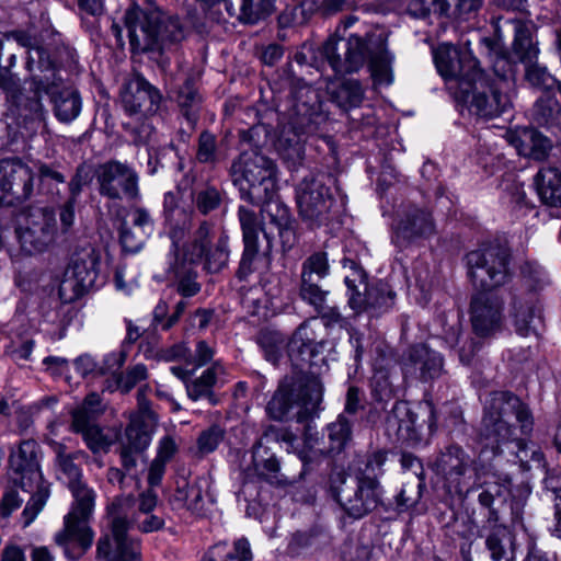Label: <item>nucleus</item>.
I'll use <instances>...</instances> for the list:
<instances>
[{
	"label": "nucleus",
	"instance_id": "f257e3e1",
	"mask_svg": "<svg viewBox=\"0 0 561 561\" xmlns=\"http://www.w3.org/2000/svg\"><path fill=\"white\" fill-rule=\"evenodd\" d=\"M135 503L131 494H123L107 506L110 533L98 542V553L106 561H140V541L131 533L149 534L164 527L163 516L154 513L158 505L154 491L139 494L137 510Z\"/></svg>",
	"mask_w": 561,
	"mask_h": 561
},
{
	"label": "nucleus",
	"instance_id": "f03ea898",
	"mask_svg": "<svg viewBox=\"0 0 561 561\" xmlns=\"http://www.w3.org/2000/svg\"><path fill=\"white\" fill-rule=\"evenodd\" d=\"M513 421L518 424L520 435L527 436L533 431V415L519 398L507 391L491 392L484 403L480 427L483 448L491 449L493 455H500L506 448L522 463H540L543 454L535 444L529 445L525 438L517 436Z\"/></svg>",
	"mask_w": 561,
	"mask_h": 561
},
{
	"label": "nucleus",
	"instance_id": "7ed1b4c3",
	"mask_svg": "<svg viewBox=\"0 0 561 561\" xmlns=\"http://www.w3.org/2000/svg\"><path fill=\"white\" fill-rule=\"evenodd\" d=\"M125 23L130 50L135 55L162 53L184 37L179 20L164 15L158 9L131 8L126 12Z\"/></svg>",
	"mask_w": 561,
	"mask_h": 561
},
{
	"label": "nucleus",
	"instance_id": "20e7f679",
	"mask_svg": "<svg viewBox=\"0 0 561 561\" xmlns=\"http://www.w3.org/2000/svg\"><path fill=\"white\" fill-rule=\"evenodd\" d=\"M9 465L10 469L20 476L21 488L32 492L22 512L23 527L26 528L42 512L49 495L39 469L37 443L33 439L23 440L16 450H11Z\"/></svg>",
	"mask_w": 561,
	"mask_h": 561
},
{
	"label": "nucleus",
	"instance_id": "39448f33",
	"mask_svg": "<svg viewBox=\"0 0 561 561\" xmlns=\"http://www.w3.org/2000/svg\"><path fill=\"white\" fill-rule=\"evenodd\" d=\"M231 176L241 198L259 205L276 191V168L271 159L255 152H242L231 165Z\"/></svg>",
	"mask_w": 561,
	"mask_h": 561
},
{
	"label": "nucleus",
	"instance_id": "423d86ee",
	"mask_svg": "<svg viewBox=\"0 0 561 561\" xmlns=\"http://www.w3.org/2000/svg\"><path fill=\"white\" fill-rule=\"evenodd\" d=\"M322 390L318 378L307 379L305 383L285 379L268 401L266 411L272 419L282 421L296 410L297 421L302 422L318 410Z\"/></svg>",
	"mask_w": 561,
	"mask_h": 561
},
{
	"label": "nucleus",
	"instance_id": "0eeeda50",
	"mask_svg": "<svg viewBox=\"0 0 561 561\" xmlns=\"http://www.w3.org/2000/svg\"><path fill=\"white\" fill-rule=\"evenodd\" d=\"M468 275L476 288L491 290L510 278V253L499 243L482 244L467 256Z\"/></svg>",
	"mask_w": 561,
	"mask_h": 561
},
{
	"label": "nucleus",
	"instance_id": "6e6552de",
	"mask_svg": "<svg viewBox=\"0 0 561 561\" xmlns=\"http://www.w3.org/2000/svg\"><path fill=\"white\" fill-rule=\"evenodd\" d=\"M330 489L334 499L354 518H362L381 502L380 483L375 478L347 479L337 473L331 478Z\"/></svg>",
	"mask_w": 561,
	"mask_h": 561
},
{
	"label": "nucleus",
	"instance_id": "1a4fd4ad",
	"mask_svg": "<svg viewBox=\"0 0 561 561\" xmlns=\"http://www.w3.org/2000/svg\"><path fill=\"white\" fill-rule=\"evenodd\" d=\"M434 61L439 75L446 80L448 89L459 90L466 98L471 81L480 75L478 59L468 50H459L450 44H440L434 50Z\"/></svg>",
	"mask_w": 561,
	"mask_h": 561
},
{
	"label": "nucleus",
	"instance_id": "9d476101",
	"mask_svg": "<svg viewBox=\"0 0 561 561\" xmlns=\"http://www.w3.org/2000/svg\"><path fill=\"white\" fill-rule=\"evenodd\" d=\"M374 44V33L360 36L350 33L346 37L330 36L322 45L320 55L336 75L358 71L367 60L368 45Z\"/></svg>",
	"mask_w": 561,
	"mask_h": 561
},
{
	"label": "nucleus",
	"instance_id": "9b49d317",
	"mask_svg": "<svg viewBox=\"0 0 561 561\" xmlns=\"http://www.w3.org/2000/svg\"><path fill=\"white\" fill-rule=\"evenodd\" d=\"M438 472L444 477L449 491L468 493L474 479L489 476V467L476 460L459 446L451 445L445 449L436 462Z\"/></svg>",
	"mask_w": 561,
	"mask_h": 561
},
{
	"label": "nucleus",
	"instance_id": "f8f14e48",
	"mask_svg": "<svg viewBox=\"0 0 561 561\" xmlns=\"http://www.w3.org/2000/svg\"><path fill=\"white\" fill-rule=\"evenodd\" d=\"M298 214L310 227L324 225L335 199L329 186L319 176L309 175L296 187Z\"/></svg>",
	"mask_w": 561,
	"mask_h": 561
},
{
	"label": "nucleus",
	"instance_id": "ddd939ff",
	"mask_svg": "<svg viewBox=\"0 0 561 561\" xmlns=\"http://www.w3.org/2000/svg\"><path fill=\"white\" fill-rule=\"evenodd\" d=\"M107 261L102 250L90 243L72 253V293L80 298L94 290L106 278Z\"/></svg>",
	"mask_w": 561,
	"mask_h": 561
},
{
	"label": "nucleus",
	"instance_id": "4468645a",
	"mask_svg": "<svg viewBox=\"0 0 561 561\" xmlns=\"http://www.w3.org/2000/svg\"><path fill=\"white\" fill-rule=\"evenodd\" d=\"M213 227L209 222L203 221L194 232L193 241L185 249V260L190 263L204 262L205 268L210 273H217L226 267L230 250L229 237L221 232L216 242L211 240Z\"/></svg>",
	"mask_w": 561,
	"mask_h": 561
},
{
	"label": "nucleus",
	"instance_id": "2eb2a0df",
	"mask_svg": "<svg viewBox=\"0 0 561 561\" xmlns=\"http://www.w3.org/2000/svg\"><path fill=\"white\" fill-rule=\"evenodd\" d=\"M56 231L54 211L42 208L30 210L23 216L16 234L22 250L34 254L43 252L54 241Z\"/></svg>",
	"mask_w": 561,
	"mask_h": 561
},
{
	"label": "nucleus",
	"instance_id": "dca6fc26",
	"mask_svg": "<svg viewBox=\"0 0 561 561\" xmlns=\"http://www.w3.org/2000/svg\"><path fill=\"white\" fill-rule=\"evenodd\" d=\"M470 84L472 91L471 110L479 116L492 118L501 115L511 106L510 82H490V78L480 71Z\"/></svg>",
	"mask_w": 561,
	"mask_h": 561
},
{
	"label": "nucleus",
	"instance_id": "f3484780",
	"mask_svg": "<svg viewBox=\"0 0 561 561\" xmlns=\"http://www.w3.org/2000/svg\"><path fill=\"white\" fill-rule=\"evenodd\" d=\"M354 278L345 277L348 289V304L356 312H383L394 304L396 294L385 283H377L368 287L363 272L355 271Z\"/></svg>",
	"mask_w": 561,
	"mask_h": 561
},
{
	"label": "nucleus",
	"instance_id": "a211bd4d",
	"mask_svg": "<svg viewBox=\"0 0 561 561\" xmlns=\"http://www.w3.org/2000/svg\"><path fill=\"white\" fill-rule=\"evenodd\" d=\"M72 547L77 545L82 552L93 542L94 534L89 525L92 516L95 493L84 482L72 467Z\"/></svg>",
	"mask_w": 561,
	"mask_h": 561
},
{
	"label": "nucleus",
	"instance_id": "6ab92c4d",
	"mask_svg": "<svg viewBox=\"0 0 561 561\" xmlns=\"http://www.w3.org/2000/svg\"><path fill=\"white\" fill-rule=\"evenodd\" d=\"M100 193L111 199L136 198L138 175L127 164L110 161L100 165L98 172Z\"/></svg>",
	"mask_w": 561,
	"mask_h": 561
},
{
	"label": "nucleus",
	"instance_id": "aec40b11",
	"mask_svg": "<svg viewBox=\"0 0 561 561\" xmlns=\"http://www.w3.org/2000/svg\"><path fill=\"white\" fill-rule=\"evenodd\" d=\"M470 322L479 337H491L504 328L503 301L494 294L480 293L470 304Z\"/></svg>",
	"mask_w": 561,
	"mask_h": 561
},
{
	"label": "nucleus",
	"instance_id": "412c9836",
	"mask_svg": "<svg viewBox=\"0 0 561 561\" xmlns=\"http://www.w3.org/2000/svg\"><path fill=\"white\" fill-rule=\"evenodd\" d=\"M121 100L126 113L147 117L159 110L162 95L142 76L137 75L123 85Z\"/></svg>",
	"mask_w": 561,
	"mask_h": 561
},
{
	"label": "nucleus",
	"instance_id": "4be33fe9",
	"mask_svg": "<svg viewBox=\"0 0 561 561\" xmlns=\"http://www.w3.org/2000/svg\"><path fill=\"white\" fill-rule=\"evenodd\" d=\"M148 385L141 386L137 392L138 410L130 414L129 424L125 434L127 447L135 451H144L151 442L152 427L157 422L154 412L150 409V402L147 399Z\"/></svg>",
	"mask_w": 561,
	"mask_h": 561
},
{
	"label": "nucleus",
	"instance_id": "5701e85b",
	"mask_svg": "<svg viewBox=\"0 0 561 561\" xmlns=\"http://www.w3.org/2000/svg\"><path fill=\"white\" fill-rule=\"evenodd\" d=\"M3 174L0 182L4 186L7 206H15L28 199L34 188V172L16 158L2 159Z\"/></svg>",
	"mask_w": 561,
	"mask_h": 561
},
{
	"label": "nucleus",
	"instance_id": "b1692460",
	"mask_svg": "<svg viewBox=\"0 0 561 561\" xmlns=\"http://www.w3.org/2000/svg\"><path fill=\"white\" fill-rule=\"evenodd\" d=\"M435 232V225L428 210L416 206L408 207L394 227V241L402 245L419 238H428Z\"/></svg>",
	"mask_w": 561,
	"mask_h": 561
},
{
	"label": "nucleus",
	"instance_id": "393cba45",
	"mask_svg": "<svg viewBox=\"0 0 561 561\" xmlns=\"http://www.w3.org/2000/svg\"><path fill=\"white\" fill-rule=\"evenodd\" d=\"M490 561H515V537L512 530L503 525L492 528L485 540ZM472 543L461 548L463 561H484L480 554L476 559L471 556Z\"/></svg>",
	"mask_w": 561,
	"mask_h": 561
},
{
	"label": "nucleus",
	"instance_id": "a878e982",
	"mask_svg": "<svg viewBox=\"0 0 561 561\" xmlns=\"http://www.w3.org/2000/svg\"><path fill=\"white\" fill-rule=\"evenodd\" d=\"M539 312L538 298L535 293L520 290L512 294L508 318L517 334L529 335L533 331V322Z\"/></svg>",
	"mask_w": 561,
	"mask_h": 561
},
{
	"label": "nucleus",
	"instance_id": "bb28decb",
	"mask_svg": "<svg viewBox=\"0 0 561 561\" xmlns=\"http://www.w3.org/2000/svg\"><path fill=\"white\" fill-rule=\"evenodd\" d=\"M505 138L517 150L518 154L538 161L543 160L552 147L551 141L546 136L528 127L508 130Z\"/></svg>",
	"mask_w": 561,
	"mask_h": 561
},
{
	"label": "nucleus",
	"instance_id": "cd10ccee",
	"mask_svg": "<svg viewBox=\"0 0 561 561\" xmlns=\"http://www.w3.org/2000/svg\"><path fill=\"white\" fill-rule=\"evenodd\" d=\"M369 70L377 85L388 87L393 82L392 64L394 56L387 48V38L374 34V44L368 45Z\"/></svg>",
	"mask_w": 561,
	"mask_h": 561
},
{
	"label": "nucleus",
	"instance_id": "c85d7f7f",
	"mask_svg": "<svg viewBox=\"0 0 561 561\" xmlns=\"http://www.w3.org/2000/svg\"><path fill=\"white\" fill-rule=\"evenodd\" d=\"M319 347H322V343L317 341L311 321L307 320L293 334L288 343V353L291 359L301 356L302 360H310L318 353Z\"/></svg>",
	"mask_w": 561,
	"mask_h": 561
},
{
	"label": "nucleus",
	"instance_id": "c756f323",
	"mask_svg": "<svg viewBox=\"0 0 561 561\" xmlns=\"http://www.w3.org/2000/svg\"><path fill=\"white\" fill-rule=\"evenodd\" d=\"M388 422H396L397 435L400 439L409 443H419L422 439L423 424L419 422L417 414L413 412L407 404H397L389 416Z\"/></svg>",
	"mask_w": 561,
	"mask_h": 561
},
{
	"label": "nucleus",
	"instance_id": "7c9ffc66",
	"mask_svg": "<svg viewBox=\"0 0 561 561\" xmlns=\"http://www.w3.org/2000/svg\"><path fill=\"white\" fill-rule=\"evenodd\" d=\"M171 504L174 510H186L196 515L202 514L204 510L202 486L186 479L179 480L175 492L171 497Z\"/></svg>",
	"mask_w": 561,
	"mask_h": 561
},
{
	"label": "nucleus",
	"instance_id": "2f4dec72",
	"mask_svg": "<svg viewBox=\"0 0 561 561\" xmlns=\"http://www.w3.org/2000/svg\"><path fill=\"white\" fill-rule=\"evenodd\" d=\"M540 199L549 206H561V171L557 168H542L535 176Z\"/></svg>",
	"mask_w": 561,
	"mask_h": 561
},
{
	"label": "nucleus",
	"instance_id": "473e14b6",
	"mask_svg": "<svg viewBox=\"0 0 561 561\" xmlns=\"http://www.w3.org/2000/svg\"><path fill=\"white\" fill-rule=\"evenodd\" d=\"M274 195L275 193L259 205H262V213H265L271 221L277 226L279 237L284 242H290L295 237L290 211L283 203L274 199Z\"/></svg>",
	"mask_w": 561,
	"mask_h": 561
},
{
	"label": "nucleus",
	"instance_id": "72a5a7b5",
	"mask_svg": "<svg viewBox=\"0 0 561 561\" xmlns=\"http://www.w3.org/2000/svg\"><path fill=\"white\" fill-rule=\"evenodd\" d=\"M408 359L411 364L419 366L423 379H433L439 376L443 369V358L430 350L425 344H417L409 350Z\"/></svg>",
	"mask_w": 561,
	"mask_h": 561
},
{
	"label": "nucleus",
	"instance_id": "f704fd0d",
	"mask_svg": "<svg viewBox=\"0 0 561 561\" xmlns=\"http://www.w3.org/2000/svg\"><path fill=\"white\" fill-rule=\"evenodd\" d=\"M70 432V425L66 422L55 421L48 425L47 440L56 454V463L59 470L68 477L70 473V458L66 454L67 434Z\"/></svg>",
	"mask_w": 561,
	"mask_h": 561
},
{
	"label": "nucleus",
	"instance_id": "c9c22d12",
	"mask_svg": "<svg viewBox=\"0 0 561 561\" xmlns=\"http://www.w3.org/2000/svg\"><path fill=\"white\" fill-rule=\"evenodd\" d=\"M327 89L332 101L345 111L359 106L364 99V90L357 80H344L336 88L330 82Z\"/></svg>",
	"mask_w": 561,
	"mask_h": 561
},
{
	"label": "nucleus",
	"instance_id": "e433bc0d",
	"mask_svg": "<svg viewBox=\"0 0 561 561\" xmlns=\"http://www.w3.org/2000/svg\"><path fill=\"white\" fill-rule=\"evenodd\" d=\"M252 552L247 539H238L233 545L219 542L214 545L203 561H251Z\"/></svg>",
	"mask_w": 561,
	"mask_h": 561
},
{
	"label": "nucleus",
	"instance_id": "4c0bfd02",
	"mask_svg": "<svg viewBox=\"0 0 561 561\" xmlns=\"http://www.w3.org/2000/svg\"><path fill=\"white\" fill-rule=\"evenodd\" d=\"M514 26V54L517 56L518 60L525 65L534 62L537 59L539 49L533 42L531 27L520 20H515Z\"/></svg>",
	"mask_w": 561,
	"mask_h": 561
},
{
	"label": "nucleus",
	"instance_id": "58836bf2",
	"mask_svg": "<svg viewBox=\"0 0 561 561\" xmlns=\"http://www.w3.org/2000/svg\"><path fill=\"white\" fill-rule=\"evenodd\" d=\"M318 283L319 282L300 280V298L308 305L312 306L322 317H337L339 313L335 309L327 305L329 291L322 289Z\"/></svg>",
	"mask_w": 561,
	"mask_h": 561
},
{
	"label": "nucleus",
	"instance_id": "ea45409f",
	"mask_svg": "<svg viewBox=\"0 0 561 561\" xmlns=\"http://www.w3.org/2000/svg\"><path fill=\"white\" fill-rule=\"evenodd\" d=\"M252 456L255 470L263 479L272 484L282 481L278 478L280 470L279 461L273 454L268 455L262 439L254 444Z\"/></svg>",
	"mask_w": 561,
	"mask_h": 561
},
{
	"label": "nucleus",
	"instance_id": "a19ab883",
	"mask_svg": "<svg viewBox=\"0 0 561 561\" xmlns=\"http://www.w3.org/2000/svg\"><path fill=\"white\" fill-rule=\"evenodd\" d=\"M220 373H222V367L218 363L203 371L201 377L186 385L188 397L194 401L207 398L213 404H216L213 397V387Z\"/></svg>",
	"mask_w": 561,
	"mask_h": 561
},
{
	"label": "nucleus",
	"instance_id": "79ce46f5",
	"mask_svg": "<svg viewBox=\"0 0 561 561\" xmlns=\"http://www.w3.org/2000/svg\"><path fill=\"white\" fill-rule=\"evenodd\" d=\"M329 275L330 262L325 251L311 253L301 264L300 280L320 282Z\"/></svg>",
	"mask_w": 561,
	"mask_h": 561
},
{
	"label": "nucleus",
	"instance_id": "37998d69",
	"mask_svg": "<svg viewBox=\"0 0 561 561\" xmlns=\"http://www.w3.org/2000/svg\"><path fill=\"white\" fill-rule=\"evenodd\" d=\"M561 105L554 94L549 91L536 101L533 108V118L539 125H551L559 118Z\"/></svg>",
	"mask_w": 561,
	"mask_h": 561
},
{
	"label": "nucleus",
	"instance_id": "c03bdc74",
	"mask_svg": "<svg viewBox=\"0 0 561 561\" xmlns=\"http://www.w3.org/2000/svg\"><path fill=\"white\" fill-rule=\"evenodd\" d=\"M214 355L215 350L206 341H198L194 355L188 357L187 347L185 345H176L170 351L169 358H183L187 362V365H192L193 369H196L209 363Z\"/></svg>",
	"mask_w": 561,
	"mask_h": 561
},
{
	"label": "nucleus",
	"instance_id": "a18cd8bd",
	"mask_svg": "<svg viewBox=\"0 0 561 561\" xmlns=\"http://www.w3.org/2000/svg\"><path fill=\"white\" fill-rule=\"evenodd\" d=\"M104 412L100 394L92 392L88 394L75 412H72V427L93 424V421Z\"/></svg>",
	"mask_w": 561,
	"mask_h": 561
},
{
	"label": "nucleus",
	"instance_id": "49530a36",
	"mask_svg": "<svg viewBox=\"0 0 561 561\" xmlns=\"http://www.w3.org/2000/svg\"><path fill=\"white\" fill-rule=\"evenodd\" d=\"M451 2L449 0H411L408 7L409 13L419 19L431 14L437 16H449Z\"/></svg>",
	"mask_w": 561,
	"mask_h": 561
},
{
	"label": "nucleus",
	"instance_id": "de8ad7c7",
	"mask_svg": "<svg viewBox=\"0 0 561 561\" xmlns=\"http://www.w3.org/2000/svg\"><path fill=\"white\" fill-rule=\"evenodd\" d=\"M480 486H484V489L479 494L478 501L482 506L491 510L495 499L503 495L505 485L497 482L495 474L489 468V476L481 478V480L474 479L471 483V490Z\"/></svg>",
	"mask_w": 561,
	"mask_h": 561
},
{
	"label": "nucleus",
	"instance_id": "09e8293b",
	"mask_svg": "<svg viewBox=\"0 0 561 561\" xmlns=\"http://www.w3.org/2000/svg\"><path fill=\"white\" fill-rule=\"evenodd\" d=\"M72 431L81 433L87 446L93 453L106 451L113 444L114 437L104 433L98 425L88 424L72 427Z\"/></svg>",
	"mask_w": 561,
	"mask_h": 561
},
{
	"label": "nucleus",
	"instance_id": "8fccbe9b",
	"mask_svg": "<svg viewBox=\"0 0 561 561\" xmlns=\"http://www.w3.org/2000/svg\"><path fill=\"white\" fill-rule=\"evenodd\" d=\"M275 0H242L240 19L250 24H255L271 15L275 9Z\"/></svg>",
	"mask_w": 561,
	"mask_h": 561
},
{
	"label": "nucleus",
	"instance_id": "3c124183",
	"mask_svg": "<svg viewBox=\"0 0 561 561\" xmlns=\"http://www.w3.org/2000/svg\"><path fill=\"white\" fill-rule=\"evenodd\" d=\"M201 95L192 80H186L180 88L178 102L186 119L194 123L197 118V111L201 104Z\"/></svg>",
	"mask_w": 561,
	"mask_h": 561
},
{
	"label": "nucleus",
	"instance_id": "603ef678",
	"mask_svg": "<svg viewBox=\"0 0 561 561\" xmlns=\"http://www.w3.org/2000/svg\"><path fill=\"white\" fill-rule=\"evenodd\" d=\"M225 430L219 425H211L202 431L196 439L195 456L204 457L214 453L225 438Z\"/></svg>",
	"mask_w": 561,
	"mask_h": 561
},
{
	"label": "nucleus",
	"instance_id": "864d4df0",
	"mask_svg": "<svg viewBox=\"0 0 561 561\" xmlns=\"http://www.w3.org/2000/svg\"><path fill=\"white\" fill-rule=\"evenodd\" d=\"M328 437L330 440V451L340 453L351 437V424L344 415L328 425Z\"/></svg>",
	"mask_w": 561,
	"mask_h": 561
},
{
	"label": "nucleus",
	"instance_id": "5fc2aeb1",
	"mask_svg": "<svg viewBox=\"0 0 561 561\" xmlns=\"http://www.w3.org/2000/svg\"><path fill=\"white\" fill-rule=\"evenodd\" d=\"M526 80L535 88L545 92L550 91L557 84V80L547 71L545 67L537 64L526 65Z\"/></svg>",
	"mask_w": 561,
	"mask_h": 561
},
{
	"label": "nucleus",
	"instance_id": "6e6d98bb",
	"mask_svg": "<svg viewBox=\"0 0 561 561\" xmlns=\"http://www.w3.org/2000/svg\"><path fill=\"white\" fill-rule=\"evenodd\" d=\"M238 217L242 229L243 240H259V232L263 230L255 211L240 206Z\"/></svg>",
	"mask_w": 561,
	"mask_h": 561
},
{
	"label": "nucleus",
	"instance_id": "4d7b16f0",
	"mask_svg": "<svg viewBox=\"0 0 561 561\" xmlns=\"http://www.w3.org/2000/svg\"><path fill=\"white\" fill-rule=\"evenodd\" d=\"M148 378V370L144 364H137L118 375L116 379L117 388L123 393H128L137 383Z\"/></svg>",
	"mask_w": 561,
	"mask_h": 561
},
{
	"label": "nucleus",
	"instance_id": "13d9d810",
	"mask_svg": "<svg viewBox=\"0 0 561 561\" xmlns=\"http://www.w3.org/2000/svg\"><path fill=\"white\" fill-rule=\"evenodd\" d=\"M194 203L203 215L216 210L221 204V195L217 188L208 186L196 192Z\"/></svg>",
	"mask_w": 561,
	"mask_h": 561
},
{
	"label": "nucleus",
	"instance_id": "bf43d9fd",
	"mask_svg": "<svg viewBox=\"0 0 561 561\" xmlns=\"http://www.w3.org/2000/svg\"><path fill=\"white\" fill-rule=\"evenodd\" d=\"M243 252L237 271L240 279L247 278L254 271V262L259 254V240H243Z\"/></svg>",
	"mask_w": 561,
	"mask_h": 561
},
{
	"label": "nucleus",
	"instance_id": "052dcab7",
	"mask_svg": "<svg viewBox=\"0 0 561 561\" xmlns=\"http://www.w3.org/2000/svg\"><path fill=\"white\" fill-rule=\"evenodd\" d=\"M522 273L526 285L533 291L541 290L550 283L546 271L536 263H526L522 268Z\"/></svg>",
	"mask_w": 561,
	"mask_h": 561
},
{
	"label": "nucleus",
	"instance_id": "680f3d73",
	"mask_svg": "<svg viewBox=\"0 0 561 561\" xmlns=\"http://www.w3.org/2000/svg\"><path fill=\"white\" fill-rule=\"evenodd\" d=\"M387 460V451L378 449L367 455L364 469H360L358 479L375 478L383 473V465Z\"/></svg>",
	"mask_w": 561,
	"mask_h": 561
},
{
	"label": "nucleus",
	"instance_id": "e2e57ef3",
	"mask_svg": "<svg viewBox=\"0 0 561 561\" xmlns=\"http://www.w3.org/2000/svg\"><path fill=\"white\" fill-rule=\"evenodd\" d=\"M196 159L202 163H215L217 160V145L216 137L208 133L203 131L198 138V148Z\"/></svg>",
	"mask_w": 561,
	"mask_h": 561
},
{
	"label": "nucleus",
	"instance_id": "0e129e2a",
	"mask_svg": "<svg viewBox=\"0 0 561 561\" xmlns=\"http://www.w3.org/2000/svg\"><path fill=\"white\" fill-rule=\"evenodd\" d=\"M119 239L122 247L126 252L135 253L142 248L147 237L145 233H140V230H131L127 227V222L124 220L121 224Z\"/></svg>",
	"mask_w": 561,
	"mask_h": 561
},
{
	"label": "nucleus",
	"instance_id": "69168bd1",
	"mask_svg": "<svg viewBox=\"0 0 561 561\" xmlns=\"http://www.w3.org/2000/svg\"><path fill=\"white\" fill-rule=\"evenodd\" d=\"M324 537L323 534L317 531L296 533L289 542V549L291 552L298 553L300 549L307 547L317 548L320 545V538Z\"/></svg>",
	"mask_w": 561,
	"mask_h": 561
},
{
	"label": "nucleus",
	"instance_id": "338daca9",
	"mask_svg": "<svg viewBox=\"0 0 561 561\" xmlns=\"http://www.w3.org/2000/svg\"><path fill=\"white\" fill-rule=\"evenodd\" d=\"M493 71L495 78L491 79L490 82H500L502 79H506L510 82V91L513 88V76L514 66L505 56H497L493 62Z\"/></svg>",
	"mask_w": 561,
	"mask_h": 561
},
{
	"label": "nucleus",
	"instance_id": "774afa93",
	"mask_svg": "<svg viewBox=\"0 0 561 561\" xmlns=\"http://www.w3.org/2000/svg\"><path fill=\"white\" fill-rule=\"evenodd\" d=\"M196 273L188 271L185 275L180 277L178 282V293L187 298L195 296L201 290V285L196 282Z\"/></svg>",
	"mask_w": 561,
	"mask_h": 561
}]
</instances>
